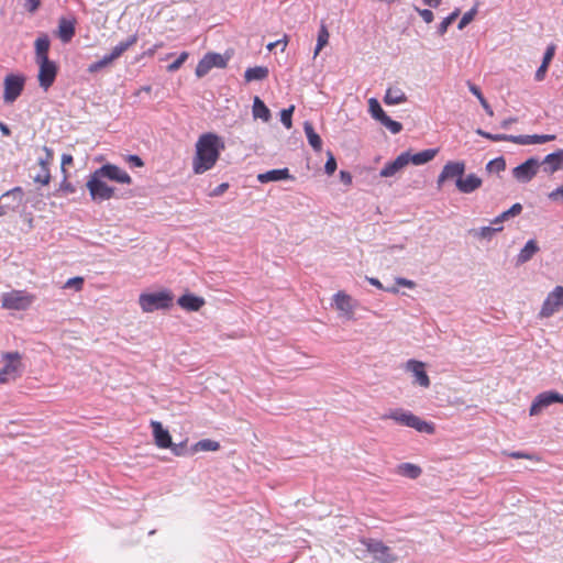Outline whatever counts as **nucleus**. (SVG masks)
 <instances>
[{
  "instance_id": "obj_1",
  "label": "nucleus",
  "mask_w": 563,
  "mask_h": 563,
  "mask_svg": "<svg viewBox=\"0 0 563 563\" xmlns=\"http://www.w3.org/2000/svg\"><path fill=\"white\" fill-rule=\"evenodd\" d=\"M223 148L224 143L217 134L205 133L200 135L196 143V155L192 162L195 174H203L211 169Z\"/></svg>"
},
{
  "instance_id": "obj_2",
  "label": "nucleus",
  "mask_w": 563,
  "mask_h": 563,
  "mask_svg": "<svg viewBox=\"0 0 563 563\" xmlns=\"http://www.w3.org/2000/svg\"><path fill=\"white\" fill-rule=\"evenodd\" d=\"M383 419H393L399 424L410 427L419 432L433 433L432 424L421 420L418 416L404 409H396L383 416Z\"/></svg>"
},
{
  "instance_id": "obj_3",
  "label": "nucleus",
  "mask_w": 563,
  "mask_h": 563,
  "mask_svg": "<svg viewBox=\"0 0 563 563\" xmlns=\"http://www.w3.org/2000/svg\"><path fill=\"white\" fill-rule=\"evenodd\" d=\"M173 296L169 291L141 294L139 303L144 312L166 309L170 306Z\"/></svg>"
},
{
  "instance_id": "obj_4",
  "label": "nucleus",
  "mask_w": 563,
  "mask_h": 563,
  "mask_svg": "<svg viewBox=\"0 0 563 563\" xmlns=\"http://www.w3.org/2000/svg\"><path fill=\"white\" fill-rule=\"evenodd\" d=\"M102 176H97V169L90 175L87 181V188L89 194L95 201L109 200L114 195V188L108 186L103 180Z\"/></svg>"
},
{
  "instance_id": "obj_5",
  "label": "nucleus",
  "mask_w": 563,
  "mask_h": 563,
  "mask_svg": "<svg viewBox=\"0 0 563 563\" xmlns=\"http://www.w3.org/2000/svg\"><path fill=\"white\" fill-rule=\"evenodd\" d=\"M33 301L34 296L23 290H12L2 296V307L10 310H25Z\"/></svg>"
},
{
  "instance_id": "obj_6",
  "label": "nucleus",
  "mask_w": 563,
  "mask_h": 563,
  "mask_svg": "<svg viewBox=\"0 0 563 563\" xmlns=\"http://www.w3.org/2000/svg\"><path fill=\"white\" fill-rule=\"evenodd\" d=\"M363 544L376 563H395L397 561V556L393 554L390 548L379 540L368 539L363 541Z\"/></svg>"
},
{
  "instance_id": "obj_7",
  "label": "nucleus",
  "mask_w": 563,
  "mask_h": 563,
  "mask_svg": "<svg viewBox=\"0 0 563 563\" xmlns=\"http://www.w3.org/2000/svg\"><path fill=\"white\" fill-rule=\"evenodd\" d=\"M25 79L21 75L9 74L5 76L3 86V100L5 103H13L24 89Z\"/></svg>"
},
{
  "instance_id": "obj_8",
  "label": "nucleus",
  "mask_w": 563,
  "mask_h": 563,
  "mask_svg": "<svg viewBox=\"0 0 563 563\" xmlns=\"http://www.w3.org/2000/svg\"><path fill=\"white\" fill-rule=\"evenodd\" d=\"M228 64V58L219 53H207L198 63L196 67V76L198 78L205 77L213 67L224 68Z\"/></svg>"
},
{
  "instance_id": "obj_9",
  "label": "nucleus",
  "mask_w": 563,
  "mask_h": 563,
  "mask_svg": "<svg viewBox=\"0 0 563 563\" xmlns=\"http://www.w3.org/2000/svg\"><path fill=\"white\" fill-rule=\"evenodd\" d=\"M563 306V286H556L545 298L539 312L540 318L553 316Z\"/></svg>"
},
{
  "instance_id": "obj_10",
  "label": "nucleus",
  "mask_w": 563,
  "mask_h": 563,
  "mask_svg": "<svg viewBox=\"0 0 563 563\" xmlns=\"http://www.w3.org/2000/svg\"><path fill=\"white\" fill-rule=\"evenodd\" d=\"M563 404V394L555 390H547L539 394L531 404L530 416L539 415L543 409L548 408L552 404Z\"/></svg>"
},
{
  "instance_id": "obj_11",
  "label": "nucleus",
  "mask_w": 563,
  "mask_h": 563,
  "mask_svg": "<svg viewBox=\"0 0 563 563\" xmlns=\"http://www.w3.org/2000/svg\"><path fill=\"white\" fill-rule=\"evenodd\" d=\"M38 64V84L44 90H47L55 81L57 75V66L49 58H42L36 62Z\"/></svg>"
},
{
  "instance_id": "obj_12",
  "label": "nucleus",
  "mask_w": 563,
  "mask_h": 563,
  "mask_svg": "<svg viewBox=\"0 0 563 563\" xmlns=\"http://www.w3.org/2000/svg\"><path fill=\"white\" fill-rule=\"evenodd\" d=\"M539 168L540 161L536 157H530L512 169V176L519 183L526 184L537 175Z\"/></svg>"
},
{
  "instance_id": "obj_13",
  "label": "nucleus",
  "mask_w": 563,
  "mask_h": 563,
  "mask_svg": "<svg viewBox=\"0 0 563 563\" xmlns=\"http://www.w3.org/2000/svg\"><path fill=\"white\" fill-rule=\"evenodd\" d=\"M5 364L0 369V383H8L19 376L20 369V354L18 352L7 353L4 355Z\"/></svg>"
},
{
  "instance_id": "obj_14",
  "label": "nucleus",
  "mask_w": 563,
  "mask_h": 563,
  "mask_svg": "<svg viewBox=\"0 0 563 563\" xmlns=\"http://www.w3.org/2000/svg\"><path fill=\"white\" fill-rule=\"evenodd\" d=\"M97 176H102L103 178H108L120 184H130L132 181L126 172L112 164H106L98 168Z\"/></svg>"
},
{
  "instance_id": "obj_15",
  "label": "nucleus",
  "mask_w": 563,
  "mask_h": 563,
  "mask_svg": "<svg viewBox=\"0 0 563 563\" xmlns=\"http://www.w3.org/2000/svg\"><path fill=\"white\" fill-rule=\"evenodd\" d=\"M465 172V164L463 162H449L446 163L442 172L440 173L437 185L438 188H441L443 183L448 179L453 178H462L463 174Z\"/></svg>"
},
{
  "instance_id": "obj_16",
  "label": "nucleus",
  "mask_w": 563,
  "mask_h": 563,
  "mask_svg": "<svg viewBox=\"0 0 563 563\" xmlns=\"http://www.w3.org/2000/svg\"><path fill=\"white\" fill-rule=\"evenodd\" d=\"M406 369L415 376L413 384L428 388L431 384L430 378L424 369V363L416 360H409L406 363Z\"/></svg>"
},
{
  "instance_id": "obj_17",
  "label": "nucleus",
  "mask_w": 563,
  "mask_h": 563,
  "mask_svg": "<svg viewBox=\"0 0 563 563\" xmlns=\"http://www.w3.org/2000/svg\"><path fill=\"white\" fill-rule=\"evenodd\" d=\"M154 442L159 449H167L172 446V437L169 431L163 427L159 421H151Z\"/></svg>"
},
{
  "instance_id": "obj_18",
  "label": "nucleus",
  "mask_w": 563,
  "mask_h": 563,
  "mask_svg": "<svg viewBox=\"0 0 563 563\" xmlns=\"http://www.w3.org/2000/svg\"><path fill=\"white\" fill-rule=\"evenodd\" d=\"M540 166L543 167V172L547 174H553L563 169V148L548 154L543 161L540 162Z\"/></svg>"
},
{
  "instance_id": "obj_19",
  "label": "nucleus",
  "mask_w": 563,
  "mask_h": 563,
  "mask_svg": "<svg viewBox=\"0 0 563 563\" xmlns=\"http://www.w3.org/2000/svg\"><path fill=\"white\" fill-rule=\"evenodd\" d=\"M455 186L462 194H472L482 186V179L475 174H468L465 178H457Z\"/></svg>"
},
{
  "instance_id": "obj_20",
  "label": "nucleus",
  "mask_w": 563,
  "mask_h": 563,
  "mask_svg": "<svg viewBox=\"0 0 563 563\" xmlns=\"http://www.w3.org/2000/svg\"><path fill=\"white\" fill-rule=\"evenodd\" d=\"M334 305L338 310H340L344 316L349 319L353 318L354 305L352 302L351 296L346 295L343 291H339L334 295Z\"/></svg>"
},
{
  "instance_id": "obj_21",
  "label": "nucleus",
  "mask_w": 563,
  "mask_h": 563,
  "mask_svg": "<svg viewBox=\"0 0 563 563\" xmlns=\"http://www.w3.org/2000/svg\"><path fill=\"white\" fill-rule=\"evenodd\" d=\"M437 154H438L437 148L423 150L416 154H410L409 152L402 153V155L408 159V164L412 163L413 165H423V164L432 161Z\"/></svg>"
},
{
  "instance_id": "obj_22",
  "label": "nucleus",
  "mask_w": 563,
  "mask_h": 563,
  "mask_svg": "<svg viewBox=\"0 0 563 563\" xmlns=\"http://www.w3.org/2000/svg\"><path fill=\"white\" fill-rule=\"evenodd\" d=\"M294 177L289 174L288 168L282 169H272L266 173H262L257 175V180L262 184H266L269 181H278L284 179H292Z\"/></svg>"
},
{
  "instance_id": "obj_23",
  "label": "nucleus",
  "mask_w": 563,
  "mask_h": 563,
  "mask_svg": "<svg viewBox=\"0 0 563 563\" xmlns=\"http://www.w3.org/2000/svg\"><path fill=\"white\" fill-rule=\"evenodd\" d=\"M177 303L187 311H198L205 305V299L192 294H186L178 298Z\"/></svg>"
},
{
  "instance_id": "obj_24",
  "label": "nucleus",
  "mask_w": 563,
  "mask_h": 563,
  "mask_svg": "<svg viewBox=\"0 0 563 563\" xmlns=\"http://www.w3.org/2000/svg\"><path fill=\"white\" fill-rule=\"evenodd\" d=\"M407 165H408V159L401 153L400 155H398L396 157L395 161L386 164L380 169L379 175H380V177H391Z\"/></svg>"
},
{
  "instance_id": "obj_25",
  "label": "nucleus",
  "mask_w": 563,
  "mask_h": 563,
  "mask_svg": "<svg viewBox=\"0 0 563 563\" xmlns=\"http://www.w3.org/2000/svg\"><path fill=\"white\" fill-rule=\"evenodd\" d=\"M555 140V135L553 134H543V135H517L516 144L520 145H530V144H543L550 141Z\"/></svg>"
},
{
  "instance_id": "obj_26",
  "label": "nucleus",
  "mask_w": 563,
  "mask_h": 563,
  "mask_svg": "<svg viewBox=\"0 0 563 563\" xmlns=\"http://www.w3.org/2000/svg\"><path fill=\"white\" fill-rule=\"evenodd\" d=\"M407 101L406 93L397 87H390L386 90L384 102L388 106L400 104Z\"/></svg>"
},
{
  "instance_id": "obj_27",
  "label": "nucleus",
  "mask_w": 563,
  "mask_h": 563,
  "mask_svg": "<svg viewBox=\"0 0 563 563\" xmlns=\"http://www.w3.org/2000/svg\"><path fill=\"white\" fill-rule=\"evenodd\" d=\"M303 131L310 146L314 151L320 152L322 148V140L319 136V134L314 131L312 124L309 121H306L303 123Z\"/></svg>"
},
{
  "instance_id": "obj_28",
  "label": "nucleus",
  "mask_w": 563,
  "mask_h": 563,
  "mask_svg": "<svg viewBox=\"0 0 563 563\" xmlns=\"http://www.w3.org/2000/svg\"><path fill=\"white\" fill-rule=\"evenodd\" d=\"M75 35V23L62 18L58 24V36L64 43H68Z\"/></svg>"
},
{
  "instance_id": "obj_29",
  "label": "nucleus",
  "mask_w": 563,
  "mask_h": 563,
  "mask_svg": "<svg viewBox=\"0 0 563 563\" xmlns=\"http://www.w3.org/2000/svg\"><path fill=\"white\" fill-rule=\"evenodd\" d=\"M24 191L21 187H14L3 194V201L9 203H15L14 211H16L23 203Z\"/></svg>"
},
{
  "instance_id": "obj_30",
  "label": "nucleus",
  "mask_w": 563,
  "mask_h": 563,
  "mask_svg": "<svg viewBox=\"0 0 563 563\" xmlns=\"http://www.w3.org/2000/svg\"><path fill=\"white\" fill-rule=\"evenodd\" d=\"M49 37L47 34H42L35 41V59L42 60V58H48V49H49Z\"/></svg>"
},
{
  "instance_id": "obj_31",
  "label": "nucleus",
  "mask_w": 563,
  "mask_h": 563,
  "mask_svg": "<svg viewBox=\"0 0 563 563\" xmlns=\"http://www.w3.org/2000/svg\"><path fill=\"white\" fill-rule=\"evenodd\" d=\"M252 112L255 119H262L264 122H268L271 119V111L260 97L254 98Z\"/></svg>"
},
{
  "instance_id": "obj_32",
  "label": "nucleus",
  "mask_w": 563,
  "mask_h": 563,
  "mask_svg": "<svg viewBox=\"0 0 563 563\" xmlns=\"http://www.w3.org/2000/svg\"><path fill=\"white\" fill-rule=\"evenodd\" d=\"M268 68L265 66L250 67L244 73L245 81L264 80L268 77Z\"/></svg>"
},
{
  "instance_id": "obj_33",
  "label": "nucleus",
  "mask_w": 563,
  "mask_h": 563,
  "mask_svg": "<svg viewBox=\"0 0 563 563\" xmlns=\"http://www.w3.org/2000/svg\"><path fill=\"white\" fill-rule=\"evenodd\" d=\"M503 230V227H482L478 229H472L470 230V234L474 238L481 239V240H492V238L495 235V233L500 232Z\"/></svg>"
},
{
  "instance_id": "obj_34",
  "label": "nucleus",
  "mask_w": 563,
  "mask_h": 563,
  "mask_svg": "<svg viewBox=\"0 0 563 563\" xmlns=\"http://www.w3.org/2000/svg\"><path fill=\"white\" fill-rule=\"evenodd\" d=\"M539 251V246L534 240H529L518 255V263L523 264L532 258Z\"/></svg>"
},
{
  "instance_id": "obj_35",
  "label": "nucleus",
  "mask_w": 563,
  "mask_h": 563,
  "mask_svg": "<svg viewBox=\"0 0 563 563\" xmlns=\"http://www.w3.org/2000/svg\"><path fill=\"white\" fill-rule=\"evenodd\" d=\"M137 42V35L133 34L128 37L125 41L120 42L115 45L112 52L109 54L113 60L119 58L125 51H128L131 46H133Z\"/></svg>"
},
{
  "instance_id": "obj_36",
  "label": "nucleus",
  "mask_w": 563,
  "mask_h": 563,
  "mask_svg": "<svg viewBox=\"0 0 563 563\" xmlns=\"http://www.w3.org/2000/svg\"><path fill=\"white\" fill-rule=\"evenodd\" d=\"M397 473L411 479L418 478L422 471L420 466L412 463H402L398 466Z\"/></svg>"
},
{
  "instance_id": "obj_37",
  "label": "nucleus",
  "mask_w": 563,
  "mask_h": 563,
  "mask_svg": "<svg viewBox=\"0 0 563 563\" xmlns=\"http://www.w3.org/2000/svg\"><path fill=\"white\" fill-rule=\"evenodd\" d=\"M220 444L217 441L210 439H203L198 441L190 450V454H194L198 451H217L219 450Z\"/></svg>"
},
{
  "instance_id": "obj_38",
  "label": "nucleus",
  "mask_w": 563,
  "mask_h": 563,
  "mask_svg": "<svg viewBox=\"0 0 563 563\" xmlns=\"http://www.w3.org/2000/svg\"><path fill=\"white\" fill-rule=\"evenodd\" d=\"M329 37H330L329 31H328L325 24L322 23L320 26L319 33H318L317 45H316V48L313 52V57H317L319 55V53L321 52V49L328 44Z\"/></svg>"
},
{
  "instance_id": "obj_39",
  "label": "nucleus",
  "mask_w": 563,
  "mask_h": 563,
  "mask_svg": "<svg viewBox=\"0 0 563 563\" xmlns=\"http://www.w3.org/2000/svg\"><path fill=\"white\" fill-rule=\"evenodd\" d=\"M368 111L371 115L379 122H382L387 117L376 98H371L368 100Z\"/></svg>"
},
{
  "instance_id": "obj_40",
  "label": "nucleus",
  "mask_w": 563,
  "mask_h": 563,
  "mask_svg": "<svg viewBox=\"0 0 563 563\" xmlns=\"http://www.w3.org/2000/svg\"><path fill=\"white\" fill-rule=\"evenodd\" d=\"M476 133L485 139H488L490 141H494V142H499V141H508V142H512V143H516V137L517 135H508V134H492V133H488L482 129H477L476 130Z\"/></svg>"
},
{
  "instance_id": "obj_41",
  "label": "nucleus",
  "mask_w": 563,
  "mask_h": 563,
  "mask_svg": "<svg viewBox=\"0 0 563 563\" xmlns=\"http://www.w3.org/2000/svg\"><path fill=\"white\" fill-rule=\"evenodd\" d=\"M460 10H454L450 15L443 19V21L438 26V34L440 36L444 35L449 29V26L455 21V19L459 16Z\"/></svg>"
},
{
  "instance_id": "obj_42",
  "label": "nucleus",
  "mask_w": 563,
  "mask_h": 563,
  "mask_svg": "<svg viewBox=\"0 0 563 563\" xmlns=\"http://www.w3.org/2000/svg\"><path fill=\"white\" fill-rule=\"evenodd\" d=\"M505 168H506V161L501 156L489 161L486 165V170L488 173H497L498 174V173L505 170Z\"/></svg>"
},
{
  "instance_id": "obj_43",
  "label": "nucleus",
  "mask_w": 563,
  "mask_h": 563,
  "mask_svg": "<svg viewBox=\"0 0 563 563\" xmlns=\"http://www.w3.org/2000/svg\"><path fill=\"white\" fill-rule=\"evenodd\" d=\"M112 62H113V59L111 58V56L109 54L104 55L100 60H97V62L90 64L88 67V71L91 74L98 73L102 68L109 66Z\"/></svg>"
},
{
  "instance_id": "obj_44",
  "label": "nucleus",
  "mask_w": 563,
  "mask_h": 563,
  "mask_svg": "<svg viewBox=\"0 0 563 563\" xmlns=\"http://www.w3.org/2000/svg\"><path fill=\"white\" fill-rule=\"evenodd\" d=\"M476 13H477L476 7L472 8L470 11L465 12L457 24V29L463 30L467 24H470L474 20Z\"/></svg>"
},
{
  "instance_id": "obj_45",
  "label": "nucleus",
  "mask_w": 563,
  "mask_h": 563,
  "mask_svg": "<svg viewBox=\"0 0 563 563\" xmlns=\"http://www.w3.org/2000/svg\"><path fill=\"white\" fill-rule=\"evenodd\" d=\"M380 124H383L394 134H397L402 130V124L391 120L388 115L380 122Z\"/></svg>"
},
{
  "instance_id": "obj_46",
  "label": "nucleus",
  "mask_w": 563,
  "mask_h": 563,
  "mask_svg": "<svg viewBox=\"0 0 563 563\" xmlns=\"http://www.w3.org/2000/svg\"><path fill=\"white\" fill-rule=\"evenodd\" d=\"M43 151L45 153V156L38 158V165H40V167H43V168H49V165L52 164L53 158H54V153L47 146H44Z\"/></svg>"
},
{
  "instance_id": "obj_47",
  "label": "nucleus",
  "mask_w": 563,
  "mask_h": 563,
  "mask_svg": "<svg viewBox=\"0 0 563 563\" xmlns=\"http://www.w3.org/2000/svg\"><path fill=\"white\" fill-rule=\"evenodd\" d=\"M35 183H40L42 185H47L51 180L49 168L40 167L38 173L33 177Z\"/></svg>"
},
{
  "instance_id": "obj_48",
  "label": "nucleus",
  "mask_w": 563,
  "mask_h": 563,
  "mask_svg": "<svg viewBox=\"0 0 563 563\" xmlns=\"http://www.w3.org/2000/svg\"><path fill=\"white\" fill-rule=\"evenodd\" d=\"M294 110H295V107L290 106L287 109H283L280 112V121L287 129L291 128V117H292Z\"/></svg>"
},
{
  "instance_id": "obj_49",
  "label": "nucleus",
  "mask_w": 563,
  "mask_h": 563,
  "mask_svg": "<svg viewBox=\"0 0 563 563\" xmlns=\"http://www.w3.org/2000/svg\"><path fill=\"white\" fill-rule=\"evenodd\" d=\"M187 58L188 53L183 52L172 64L167 66V70L170 73L178 70L181 67V65L187 60Z\"/></svg>"
},
{
  "instance_id": "obj_50",
  "label": "nucleus",
  "mask_w": 563,
  "mask_h": 563,
  "mask_svg": "<svg viewBox=\"0 0 563 563\" xmlns=\"http://www.w3.org/2000/svg\"><path fill=\"white\" fill-rule=\"evenodd\" d=\"M336 169V161L331 152H328V159L324 165V172L332 175Z\"/></svg>"
},
{
  "instance_id": "obj_51",
  "label": "nucleus",
  "mask_w": 563,
  "mask_h": 563,
  "mask_svg": "<svg viewBox=\"0 0 563 563\" xmlns=\"http://www.w3.org/2000/svg\"><path fill=\"white\" fill-rule=\"evenodd\" d=\"M368 280V283L382 290H385V291H388V292H393V294H397L398 292V288L395 287V286H391V287H385L383 286V284L377 279V278H374V277H367L366 278Z\"/></svg>"
},
{
  "instance_id": "obj_52",
  "label": "nucleus",
  "mask_w": 563,
  "mask_h": 563,
  "mask_svg": "<svg viewBox=\"0 0 563 563\" xmlns=\"http://www.w3.org/2000/svg\"><path fill=\"white\" fill-rule=\"evenodd\" d=\"M82 285H84V278L77 276V277L69 278L65 283L64 288H75L76 290H80L82 288Z\"/></svg>"
},
{
  "instance_id": "obj_53",
  "label": "nucleus",
  "mask_w": 563,
  "mask_h": 563,
  "mask_svg": "<svg viewBox=\"0 0 563 563\" xmlns=\"http://www.w3.org/2000/svg\"><path fill=\"white\" fill-rule=\"evenodd\" d=\"M167 449H170L176 456H183L187 454L186 441L177 444L172 442V446H168Z\"/></svg>"
},
{
  "instance_id": "obj_54",
  "label": "nucleus",
  "mask_w": 563,
  "mask_h": 563,
  "mask_svg": "<svg viewBox=\"0 0 563 563\" xmlns=\"http://www.w3.org/2000/svg\"><path fill=\"white\" fill-rule=\"evenodd\" d=\"M416 11L419 13V15L422 18V20L426 22V23H431L434 19V14L431 10L429 9H419V8H415Z\"/></svg>"
},
{
  "instance_id": "obj_55",
  "label": "nucleus",
  "mask_w": 563,
  "mask_h": 563,
  "mask_svg": "<svg viewBox=\"0 0 563 563\" xmlns=\"http://www.w3.org/2000/svg\"><path fill=\"white\" fill-rule=\"evenodd\" d=\"M554 54H555V45L554 44H551L547 47L545 49V53L543 55V59H542V63L543 64H547V65H550L551 60L553 59L554 57Z\"/></svg>"
},
{
  "instance_id": "obj_56",
  "label": "nucleus",
  "mask_w": 563,
  "mask_h": 563,
  "mask_svg": "<svg viewBox=\"0 0 563 563\" xmlns=\"http://www.w3.org/2000/svg\"><path fill=\"white\" fill-rule=\"evenodd\" d=\"M15 203H9L3 201V195L0 197V217L5 216L10 211H14Z\"/></svg>"
},
{
  "instance_id": "obj_57",
  "label": "nucleus",
  "mask_w": 563,
  "mask_h": 563,
  "mask_svg": "<svg viewBox=\"0 0 563 563\" xmlns=\"http://www.w3.org/2000/svg\"><path fill=\"white\" fill-rule=\"evenodd\" d=\"M549 199L552 200V201H558V200H562L563 201V186L561 187H558L556 189H554L553 191H551L549 195H548Z\"/></svg>"
},
{
  "instance_id": "obj_58",
  "label": "nucleus",
  "mask_w": 563,
  "mask_h": 563,
  "mask_svg": "<svg viewBox=\"0 0 563 563\" xmlns=\"http://www.w3.org/2000/svg\"><path fill=\"white\" fill-rule=\"evenodd\" d=\"M228 188H229V184L222 183L210 192V196L219 197V196L223 195L228 190Z\"/></svg>"
},
{
  "instance_id": "obj_59",
  "label": "nucleus",
  "mask_w": 563,
  "mask_h": 563,
  "mask_svg": "<svg viewBox=\"0 0 563 563\" xmlns=\"http://www.w3.org/2000/svg\"><path fill=\"white\" fill-rule=\"evenodd\" d=\"M549 65L541 63L536 71V80L541 81L544 79Z\"/></svg>"
},
{
  "instance_id": "obj_60",
  "label": "nucleus",
  "mask_w": 563,
  "mask_h": 563,
  "mask_svg": "<svg viewBox=\"0 0 563 563\" xmlns=\"http://www.w3.org/2000/svg\"><path fill=\"white\" fill-rule=\"evenodd\" d=\"M467 86L470 91L478 99V101L485 98L481 89L476 85L472 84L471 81H467Z\"/></svg>"
},
{
  "instance_id": "obj_61",
  "label": "nucleus",
  "mask_w": 563,
  "mask_h": 563,
  "mask_svg": "<svg viewBox=\"0 0 563 563\" xmlns=\"http://www.w3.org/2000/svg\"><path fill=\"white\" fill-rule=\"evenodd\" d=\"M508 219H510V217L508 216V213L506 211L501 212L498 217H496L493 221H492V224L494 227H501L500 224L505 221H507Z\"/></svg>"
},
{
  "instance_id": "obj_62",
  "label": "nucleus",
  "mask_w": 563,
  "mask_h": 563,
  "mask_svg": "<svg viewBox=\"0 0 563 563\" xmlns=\"http://www.w3.org/2000/svg\"><path fill=\"white\" fill-rule=\"evenodd\" d=\"M521 211H522V206L518 202L512 205L508 210H506V212L508 213V216L510 218L520 214Z\"/></svg>"
},
{
  "instance_id": "obj_63",
  "label": "nucleus",
  "mask_w": 563,
  "mask_h": 563,
  "mask_svg": "<svg viewBox=\"0 0 563 563\" xmlns=\"http://www.w3.org/2000/svg\"><path fill=\"white\" fill-rule=\"evenodd\" d=\"M59 189L66 194L75 192V187L66 180V177L62 181Z\"/></svg>"
},
{
  "instance_id": "obj_64",
  "label": "nucleus",
  "mask_w": 563,
  "mask_h": 563,
  "mask_svg": "<svg viewBox=\"0 0 563 563\" xmlns=\"http://www.w3.org/2000/svg\"><path fill=\"white\" fill-rule=\"evenodd\" d=\"M128 162L135 167H142L144 165L143 161L137 155H129Z\"/></svg>"
}]
</instances>
